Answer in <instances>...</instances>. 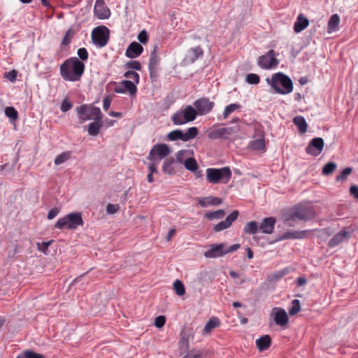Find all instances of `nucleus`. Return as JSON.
Wrapping results in <instances>:
<instances>
[{
    "instance_id": "nucleus-34",
    "label": "nucleus",
    "mask_w": 358,
    "mask_h": 358,
    "mask_svg": "<svg viewBox=\"0 0 358 358\" xmlns=\"http://www.w3.org/2000/svg\"><path fill=\"white\" fill-rule=\"evenodd\" d=\"M250 148L253 150H264L265 148V142L264 138H260L250 143Z\"/></svg>"
},
{
    "instance_id": "nucleus-31",
    "label": "nucleus",
    "mask_w": 358,
    "mask_h": 358,
    "mask_svg": "<svg viewBox=\"0 0 358 358\" xmlns=\"http://www.w3.org/2000/svg\"><path fill=\"white\" fill-rule=\"evenodd\" d=\"M340 22V17L338 14H334L331 16L328 22V32L331 33L337 30L338 24Z\"/></svg>"
},
{
    "instance_id": "nucleus-19",
    "label": "nucleus",
    "mask_w": 358,
    "mask_h": 358,
    "mask_svg": "<svg viewBox=\"0 0 358 358\" xmlns=\"http://www.w3.org/2000/svg\"><path fill=\"white\" fill-rule=\"evenodd\" d=\"M143 48L137 42H132L127 48L125 55L128 58L138 57L143 52Z\"/></svg>"
},
{
    "instance_id": "nucleus-20",
    "label": "nucleus",
    "mask_w": 358,
    "mask_h": 358,
    "mask_svg": "<svg viewBox=\"0 0 358 358\" xmlns=\"http://www.w3.org/2000/svg\"><path fill=\"white\" fill-rule=\"evenodd\" d=\"M273 310H276L274 315V321L276 324L284 327L289 321V318L286 311L282 308H275Z\"/></svg>"
},
{
    "instance_id": "nucleus-27",
    "label": "nucleus",
    "mask_w": 358,
    "mask_h": 358,
    "mask_svg": "<svg viewBox=\"0 0 358 358\" xmlns=\"http://www.w3.org/2000/svg\"><path fill=\"white\" fill-rule=\"evenodd\" d=\"M256 345L260 352H263L268 349L271 345V338L269 335H264L257 339Z\"/></svg>"
},
{
    "instance_id": "nucleus-13",
    "label": "nucleus",
    "mask_w": 358,
    "mask_h": 358,
    "mask_svg": "<svg viewBox=\"0 0 358 358\" xmlns=\"http://www.w3.org/2000/svg\"><path fill=\"white\" fill-rule=\"evenodd\" d=\"M278 64L275 57L273 50H270L266 55H262L258 59V65L264 69H271Z\"/></svg>"
},
{
    "instance_id": "nucleus-21",
    "label": "nucleus",
    "mask_w": 358,
    "mask_h": 358,
    "mask_svg": "<svg viewBox=\"0 0 358 358\" xmlns=\"http://www.w3.org/2000/svg\"><path fill=\"white\" fill-rule=\"evenodd\" d=\"M176 163L173 157L166 158L162 166L163 172L167 175H174L176 173Z\"/></svg>"
},
{
    "instance_id": "nucleus-33",
    "label": "nucleus",
    "mask_w": 358,
    "mask_h": 358,
    "mask_svg": "<svg viewBox=\"0 0 358 358\" xmlns=\"http://www.w3.org/2000/svg\"><path fill=\"white\" fill-rule=\"evenodd\" d=\"M157 47L155 46L150 54L148 69H157V66L159 62V58L157 54Z\"/></svg>"
},
{
    "instance_id": "nucleus-62",
    "label": "nucleus",
    "mask_w": 358,
    "mask_h": 358,
    "mask_svg": "<svg viewBox=\"0 0 358 358\" xmlns=\"http://www.w3.org/2000/svg\"><path fill=\"white\" fill-rule=\"evenodd\" d=\"M201 354L195 352L194 350H192L189 352L185 356H184L182 358H200Z\"/></svg>"
},
{
    "instance_id": "nucleus-18",
    "label": "nucleus",
    "mask_w": 358,
    "mask_h": 358,
    "mask_svg": "<svg viewBox=\"0 0 358 358\" xmlns=\"http://www.w3.org/2000/svg\"><path fill=\"white\" fill-rule=\"evenodd\" d=\"M203 54V50L200 46H196L189 49L184 59L187 64L194 63L199 57Z\"/></svg>"
},
{
    "instance_id": "nucleus-36",
    "label": "nucleus",
    "mask_w": 358,
    "mask_h": 358,
    "mask_svg": "<svg viewBox=\"0 0 358 358\" xmlns=\"http://www.w3.org/2000/svg\"><path fill=\"white\" fill-rule=\"evenodd\" d=\"M190 157L189 150H182L178 151L176 155V162L180 164H184L187 158Z\"/></svg>"
},
{
    "instance_id": "nucleus-15",
    "label": "nucleus",
    "mask_w": 358,
    "mask_h": 358,
    "mask_svg": "<svg viewBox=\"0 0 358 358\" xmlns=\"http://www.w3.org/2000/svg\"><path fill=\"white\" fill-rule=\"evenodd\" d=\"M324 145V142L322 138H314L310 141L306 148V151L308 154L316 157L322 152Z\"/></svg>"
},
{
    "instance_id": "nucleus-63",
    "label": "nucleus",
    "mask_w": 358,
    "mask_h": 358,
    "mask_svg": "<svg viewBox=\"0 0 358 358\" xmlns=\"http://www.w3.org/2000/svg\"><path fill=\"white\" fill-rule=\"evenodd\" d=\"M124 87L123 85L121 84V83L117 85L115 87V88L114 89V92L115 93H118V94H122V93H125V90L124 89Z\"/></svg>"
},
{
    "instance_id": "nucleus-58",
    "label": "nucleus",
    "mask_w": 358,
    "mask_h": 358,
    "mask_svg": "<svg viewBox=\"0 0 358 358\" xmlns=\"http://www.w3.org/2000/svg\"><path fill=\"white\" fill-rule=\"evenodd\" d=\"M158 164H159V162L152 161V162L148 164V170L150 171L149 173H151V174L157 173L158 171H157V166Z\"/></svg>"
},
{
    "instance_id": "nucleus-51",
    "label": "nucleus",
    "mask_w": 358,
    "mask_h": 358,
    "mask_svg": "<svg viewBox=\"0 0 358 358\" xmlns=\"http://www.w3.org/2000/svg\"><path fill=\"white\" fill-rule=\"evenodd\" d=\"M125 66L127 69H134L136 71H140L141 69V65L138 61H129L125 64Z\"/></svg>"
},
{
    "instance_id": "nucleus-2",
    "label": "nucleus",
    "mask_w": 358,
    "mask_h": 358,
    "mask_svg": "<svg viewBox=\"0 0 358 358\" xmlns=\"http://www.w3.org/2000/svg\"><path fill=\"white\" fill-rule=\"evenodd\" d=\"M266 81L278 94H288L293 91L292 80L283 73H275L271 76V78H267Z\"/></svg>"
},
{
    "instance_id": "nucleus-60",
    "label": "nucleus",
    "mask_w": 358,
    "mask_h": 358,
    "mask_svg": "<svg viewBox=\"0 0 358 358\" xmlns=\"http://www.w3.org/2000/svg\"><path fill=\"white\" fill-rule=\"evenodd\" d=\"M349 191L350 195L358 200V186L357 185H351Z\"/></svg>"
},
{
    "instance_id": "nucleus-38",
    "label": "nucleus",
    "mask_w": 358,
    "mask_h": 358,
    "mask_svg": "<svg viewBox=\"0 0 358 358\" xmlns=\"http://www.w3.org/2000/svg\"><path fill=\"white\" fill-rule=\"evenodd\" d=\"M121 84L124 85V89L125 90V92L128 91L131 95L136 94L137 88L133 82L127 80H124L121 82Z\"/></svg>"
},
{
    "instance_id": "nucleus-47",
    "label": "nucleus",
    "mask_w": 358,
    "mask_h": 358,
    "mask_svg": "<svg viewBox=\"0 0 358 358\" xmlns=\"http://www.w3.org/2000/svg\"><path fill=\"white\" fill-rule=\"evenodd\" d=\"M75 34V31L72 29H69L66 32L65 36H64L62 44V45H68L71 41L72 38Z\"/></svg>"
},
{
    "instance_id": "nucleus-55",
    "label": "nucleus",
    "mask_w": 358,
    "mask_h": 358,
    "mask_svg": "<svg viewBox=\"0 0 358 358\" xmlns=\"http://www.w3.org/2000/svg\"><path fill=\"white\" fill-rule=\"evenodd\" d=\"M78 55L79 58L85 61L88 58V52L87 50L85 48H81L78 50Z\"/></svg>"
},
{
    "instance_id": "nucleus-30",
    "label": "nucleus",
    "mask_w": 358,
    "mask_h": 358,
    "mask_svg": "<svg viewBox=\"0 0 358 358\" xmlns=\"http://www.w3.org/2000/svg\"><path fill=\"white\" fill-rule=\"evenodd\" d=\"M220 324V322L217 317H211L206 324L205 327L203 330V334L210 333L214 328L218 327Z\"/></svg>"
},
{
    "instance_id": "nucleus-23",
    "label": "nucleus",
    "mask_w": 358,
    "mask_h": 358,
    "mask_svg": "<svg viewBox=\"0 0 358 358\" xmlns=\"http://www.w3.org/2000/svg\"><path fill=\"white\" fill-rule=\"evenodd\" d=\"M275 223L274 217H266L261 222L259 229L262 233L270 234L273 231Z\"/></svg>"
},
{
    "instance_id": "nucleus-61",
    "label": "nucleus",
    "mask_w": 358,
    "mask_h": 358,
    "mask_svg": "<svg viewBox=\"0 0 358 358\" xmlns=\"http://www.w3.org/2000/svg\"><path fill=\"white\" fill-rule=\"evenodd\" d=\"M59 213V209L54 208L49 210L48 214V219L52 220Z\"/></svg>"
},
{
    "instance_id": "nucleus-64",
    "label": "nucleus",
    "mask_w": 358,
    "mask_h": 358,
    "mask_svg": "<svg viewBox=\"0 0 358 358\" xmlns=\"http://www.w3.org/2000/svg\"><path fill=\"white\" fill-rule=\"evenodd\" d=\"M110 103H111V100L108 96L106 97L103 99V107L105 110H107L110 108Z\"/></svg>"
},
{
    "instance_id": "nucleus-26",
    "label": "nucleus",
    "mask_w": 358,
    "mask_h": 358,
    "mask_svg": "<svg viewBox=\"0 0 358 358\" xmlns=\"http://www.w3.org/2000/svg\"><path fill=\"white\" fill-rule=\"evenodd\" d=\"M309 25V20L302 14L298 15L296 21L294 24V30L296 33H299L305 29Z\"/></svg>"
},
{
    "instance_id": "nucleus-45",
    "label": "nucleus",
    "mask_w": 358,
    "mask_h": 358,
    "mask_svg": "<svg viewBox=\"0 0 358 358\" xmlns=\"http://www.w3.org/2000/svg\"><path fill=\"white\" fill-rule=\"evenodd\" d=\"M70 156H71V152H62V154L59 155L55 158V164L56 165L61 164L65 162L66 161H67L70 158Z\"/></svg>"
},
{
    "instance_id": "nucleus-46",
    "label": "nucleus",
    "mask_w": 358,
    "mask_h": 358,
    "mask_svg": "<svg viewBox=\"0 0 358 358\" xmlns=\"http://www.w3.org/2000/svg\"><path fill=\"white\" fill-rule=\"evenodd\" d=\"M17 358H44V357L31 350H26L23 354L18 355Z\"/></svg>"
},
{
    "instance_id": "nucleus-40",
    "label": "nucleus",
    "mask_w": 358,
    "mask_h": 358,
    "mask_svg": "<svg viewBox=\"0 0 358 358\" xmlns=\"http://www.w3.org/2000/svg\"><path fill=\"white\" fill-rule=\"evenodd\" d=\"M173 289L178 296H183L185 294L184 285L180 280H176L174 282Z\"/></svg>"
},
{
    "instance_id": "nucleus-52",
    "label": "nucleus",
    "mask_w": 358,
    "mask_h": 358,
    "mask_svg": "<svg viewBox=\"0 0 358 358\" xmlns=\"http://www.w3.org/2000/svg\"><path fill=\"white\" fill-rule=\"evenodd\" d=\"M166 322V317L164 315H159L155 320V325L157 328H162L164 326Z\"/></svg>"
},
{
    "instance_id": "nucleus-39",
    "label": "nucleus",
    "mask_w": 358,
    "mask_h": 358,
    "mask_svg": "<svg viewBox=\"0 0 358 358\" xmlns=\"http://www.w3.org/2000/svg\"><path fill=\"white\" fill-rule=\"evenodd\" d=\"M241 108V106L238 103H231L227 106L223 112L224 119H227L233 112Z\"/></svg>"
},
{
    "instance_id": "nucleus-3",
    "label": "nucleus",
    "mask_w": 358,
    "mask_h": 358,
    "mask_svg": "<svg viewBox=\"0 0 358 358\" xmlns=\"http://www.w3.org/2000/svg\"><path fill=\"white\" fill-rule=\"evenodd\" d=\"M206 176L209 183L227 184L231 178V171L227 166L221 169L208 168L206 169Z\"/></svg>"
},
{
    "instance_id": "nucleus-53",
    "label": "nucleus",
    "mask_w": 358,
    "mask_h": 358,
    "mask_svg": "<svg viewBox=\"0 0 358 358\" xmlns=\"http://www.w3.org/2000/svg\"><path fill=\"white\" fill-rule=\"evenodd\" d=\"M120 209L117 204L108 203L106 206V212L108 214H114L117 213Z\"/></svg>"
},
{
    "instance_id": "nucleus-48",
    "label": "nucleus",
    "mask_w": 358,
    "mask_h": 358,
    "mask_svg": "<svg viewBox=\"0 0 358 358\" xmlns=\"http://www.w3.org/2000/svg\"><path fill=\"white\" fill-rule=\"evenodd\" d=\"M352 172V169L351 167H347L343 170L340 175L337 176L336 178V181H343L345 180L347 177Z\"/></svg>"
},
{
    "instance_id": "nucleus-17",
    "label": "nucleus",
    "mask_w": 358,
    "mask_h": 358,
    "mask_svg": "<svg viewBox=\"0 0 358 358\" xmlns=\"http://www.w3.org/2000/svg\"><path fill=\"white\" fill-rule=\"evenodd\" d=\"M94 12L99 19H106L110 15L109 8L105 5L104 0H96Z\"/></svg>"
},
{
    "instance_id": "nucleus-37",
    "label": "nucleus",
    "mask_w": 358,
    "mask_h": 358,
    "mask_svg": "<svg viewBox=\"0 0 358 358\" xmlns=\"http://www.w3.org/2000/svg\"><path fill=\"white\" fill-rule=\"evenodd\" d=\"M258 231L257 223L255 221L248 222L244 227V232L247 234H255Z\"/></svg>"
},
{
    "instance_id": "nucleus-22",
    "label": "nucleus",
    "mask_w": 358,
    "mask_h": 358,
    "mask_svg": "<svg viewBox=\"0 0 358 358\" xmlns=\"http://www.w3.org/2000/svg\"><path fill=\"white\" fill-rule=\"evenodd\" d=\"M309 232H310V231H308V230L287 231L282 235L280 240L304 238L308 236V234Z\"/></svg>"
},
{
    "instance_id": "nucleus-10",
    "label": "nucleus",
    "mask_w": 358,
    "mask_h": 358,
    "mask_svg": "<svg viewBox=\"0 0 358 358\" xmlns=\"http://www.w3.org/2000/svg\"><path fill=\"white\" fill-rule=\"evenodd\" d=\"M171 152V150L168 145L157 143L152 148L147 158L150 161L159 162L162 159L169 156Z\"/></svg>"
},
{
    "instance_id": "nucleus-41",
    "label": "nucleus",
    "mask_w": 358,
    "mask_h": 358,
    "mask_svg": "<svg viewBox=\"0 0 358 358\" xmlns=\"http://www.w3.org/2000/svg\"><path fill=\"white\" fill-rule=\"evenodd\" d=\"M4 112L5 115L10 118L11 121H15L18 118L17 111L12 106L6 107Z\"/></svg>"
},
{
    "instance_id": "nucleus-24",
    "label": "nucleus",
    "mask_w": 358,
    "mask_h": 358,
    "mask_svg": "<svg viewBox=\"0 0 358 358\" xmlns=\"http://www.w3.org/2000/svg\"><path fill=\"white\" fill-rule=\"evenodd\" d=\"M198 203L201 207H207L209 206H218L222 203V200L218 197L209 196L199 198Z\"/></svg>"
},
{
    "instance_id": "nucleus-29",
    "label": "nucleus",
    "mask_w": 358,
    "mask_h": 358,
    "mask_svg": "<svg viewBox=\"0 0 358 358\" xmlns=\"http://www.w3.org/2000/svg\"><path fill=\"white\" fill-rule=\"evenodd\" d=\"M294 124L298 127L299 131L301 134H304L307 131L308 124L303 116L298 115L293 119Z\"/></svg>"
},
{
    "instance_id": "nucleus-49",
    "label": "nucleus",
    "mask_w": 358,
    "mask_h": 358,
    "mask_svg": "<svg viewBox=\"0 0 358 358\" xmlns=\"http://www.w3.org/2000/svg\"><path fill=\"white\" fill-rule=\"evenodd\" d=\"M124 76L127 78L132 79L136 83H139L140 77L138 73L133 71H127L124 73Z\"/></svg>"
},
{
    "instance_id": "nucleus-16",
    "label": "nucleus",
    "mask_w": 358,
    "mask_h": 358,
    "mask_svg": "<svg viewBox=\"0 0 358 358\" xmlns=\"http://www.w3.org/2000/svg\"><path fill=\"white\" fill-rule=\"evenodd\" d=\"M239 212L236 210L230 213L224 220L220 222L214 226V231L216 232L227 229L231 227L232 223L238 218Z\"/></svg>"
},
{
    "instance_id": "nucleus-50",
    "label": "nucleus",
    "mask_w": 358,
    "mask_h": 358,
    "mask_svg": "<svg viewBox=\"0 0 358 358\" xmlns=\"http://www.w3.org/2000/svg\"><path fill=\"white\" fill-rule=\"evenodd\" d=\"M246 81L249 84L257 85L259 83L260 79L258 75L255 73H250L246 77Z\"/></svg>"
},
{
    "instance_id": "nucleus-1",
    "label": "nucleus",
    "mask_w": 358,
    "mask_h": 358,
    "mask_svg": "<svg viewBox=\"0 0 358 358\" xmlns=\"http://www.w3.org/2000/svg\"><path fill=\"white\" fill-rule=\"evenodd\" d=\"M85 71V64L77 57H71L60 65V74L64 80L76 82L80 80Z\"/></svg>"
},
{
    "instance_id": "nucleus-5",
    "label": "nucleus",
    "mask_w": 358,
    "mask_h": 358,
    "mask_svg": "<svg viewBox=\"0 0 358 358\" xmlns=\"http://www.w3.org/2000/svg\"><path fill=\"white\" fill-rule=\"evenodd\" d=\"M315 212L312 207L299 206L296 208L285 220L289 226H294L292 222L296 220L307 221L314 218Z\"/></svg>"
},
{
    "instance_id": "nucleus-12",
    "label": "nucleus",
    "mask_w": 358,
    "mask_h": 358,
    "mask_svg": "<svg viewBox=\"0 0 358 358\" xmlns=\"http://www.w3.org/2000/svg\"><path fill=\"white\" fill-rule=\"evenodd\" d=\"M239 127L237 125L227 127H222L210 131L208 134V136L209 138L211 139H217L222 138H227L229 136H231L237 133Z\"/></svg>"
},
{
    "instance_id": "nucleus-11",
    "label": "nucleus",
    "mask_w": 358,
    "mask_h": 358,
    "mask_svg": "<svg viewBox=\"0 0 358 358\" xmlns=\"http://www.w3.org/2000/svg\"><path fill=\"white\" fill-rule=\"evenodd\" d=\"M109 38V29L105 26L94 28L92 32V42L100 48L105 46Z\"/></svg>"
},
{
    "instance_id": "nucleus-35",
    "label": "nucleus",
    "mask_w": 358,
    "mask_h": 358,
    "mask_svg": "<svg viewBox=\"0 0 358 358\" xmlns=\"http://www.w3.org/2000/svg\"><path fill=\"white\" fill-rule=\"evenodd\" d=\"M183 164L186 169L192 172L196 171L198 169V164L194 157L187 158Z\"/></svg>"
},
{
    "instance_id": "nucleus-43",
    "label": "nucleus",
    "mask_w": 358,
    "mask_h": 358,
    "mask_svg": "<svg viewBox=\"0 0 358 358\" xmlns=\"http://www.w3.org/2000/svg\"><path fill=\"white\" fill-rule=\"evenodd\" d=\"M301 310L300 301L298 299H294L292 301V307L289 310V314L292 316L298 313Z\"/></svg>"
},
{
    "instance_id": "nucleus-9",
    "label": "nucleus",
    "mask_w": 358,
    "mask_h": 358,
    "mask_svg": "<svg viewBox=\"0 0 358 358\" xmlns=\"http://www.w3.org/2000/svg\"><path fill=\"white\" fill-rule=\"evenodd\" d=\"M198 132V129L192 127L189 128L186 132H183L180 129L171 131L168 134L167 137L171 141L181 140L182 141L187 142L194 138L197 136Z\"/></svg>"
},
{
    "instance_id": "nucleus-25",
    "label": "nucleus",
    "mask_w": 358,
    "mask_h": 358,
    "mask_svg": "<svg viewBox=\"0 0 358 358\" xmlns=\"http://www.w3.org/2000/svg\"><path fill=\"white\" fill-rule=\"evenodd\" d=\"M348 238V233L345 230H341L336 234H335L333 238L329 241L328 245L330 248H334L338 244L341 243L344 241V240Z\"/></svg>"
},
{
    "instance_id": "nucleus-57",
    "label": "nucleus",
    "mask_w": 358,
    "mask_h": 358,
    "mask_svg": "<svg viewBox=\"0 0 358 358\" xmlns=\"http://www.w3.org/2000/svg\"><path fill=\"white\" fill-rule=\"evenodd\" d=\"M17 72L15 70H12L9 72H6L4 75L8 80L13 82L16 80Z\"/></svg>"
},
{
    "instance_id": "nucleus-54",
    "label": "nucleus",
    "mask_w": 358,
    "mask_h": 358,
    "mask_svg": "<svg viewBox=\"0 0 358 358\" xmlns=\"http://www.w3.org/2000/svg\"><path fill=\"white\" fill-rule=\"evenodd\" d=\"M52 242V241L51 240L48 242H42V243H41V244L39 243H37L38 249L40 251H42L44 254H45L46 252L48 251V247L50 245Z\"/></svg>"
},
{
    "instance_id": "nucleus-6",
    "label": "nucleus",
    "mask_w": 358,
    "mask_h": 358,
    "mask_svg": "<svg viewBox=\"0 0 358 358\" xmlns=\"http://www.w3.org/2000/svg\"><path fill=\"white\" fill-rule=\"evenodd\" d=\"M80 124L87 120L102 119L101 110L91 105H82L76 108Z\"/></svg>"
},
{
    "instance_id": "nucleus-44",
    "label": "nucleus",
    "mask_w": 358,
    "mask_h": 358,
    "mask_svg": "<svg viewBox=\"0 0 358 358\" xmlns=\"http://www.w3.org/2000/svg\"><path fill=\"white\" fill-rule=\"evenodd\" d=\"M336 168V164L334 162H330L326 164L322 168V173L325 176L331 174Z\"/></svg>"
},
{
    "instance_id": "nucleus-42",
    "label": "nucleus",
    "mask_w": 358,
    "mask_h": 358,
    "mask_svg": "<svg viewBox=\"0 0 358 358\" xmlns=\"http://www.w3.org/2000/svg\"><path fill=\"white\" fill-rule=\"evenodd\" d=\"M15 169V164H10L6 163L3 165H0V176L13 173Z\"/></svg>"
},
{
    "instance_id": "nucleus-56",
    "label": "nucleus",
    "mask_w": 358,
    "mask_h": 358,
    "mask_svg": "<svg viewBox=\"0 0 358 358\" xmlns=\"http://www.w3.org/2000/svg\"><path fill=\"white\" fill-rule=\"evenodd\" d=\"M73 105L71 103L68 101L66 99H64L61 105V110L62 112H66L72 108Z\"/></svg>"
},
{
    "instance_id": "nucleus-8",
    "label": "nucleus",
    "mask_w": 358,
    "mask_h": 358,
    "mask_svg": "<svg viewBox=\"0 0 358 358\" xmlns=\"http://www.w3.org/2000/svg\"><path fill=\"white\" fill-rule=\"evenodd\" d=\"M199 115L196 110L192 106H186L182 110L175 113L171 120L176 125H181L185 123L194 121Z\"/></svg>"
},
{
    "instance_id": "nucleus-7",
    "label": "nucleus",
    "mask_w": 358,
    "mask_h": 358,
    "mask_svg": "<svg viewBox=\"0 0 358 358\" xmlns=\"http://www.w3.org/2000/svg\"><path fill=\"white\" fill-rule=\"evenodd\" d=\"M240 246V244H234L229 248H226L223 243L212 244L209 245V249L204 252V256L210 259L221 257L237 250Z\"/></svg>"
},
{
    "instance_id": "nucleus-14",
    "label": "nucleus",
    "mask_w": 358,
    "mask_h": 358,
    "mask_svg": "<svg viewBox=\"0 0 358 358\" xmlns=\"http://www.w3.org/2000/svg\"><path fill=\"white\" fill-rule=\"evenodd\" d=\"M214 105V102L210 101L207 98H201L194 102V106L199 115H204L210 113Z\"/></svg>"
},
{
    "instance_id": "nucleus-59",
    "label": "nucleus",
    "mask_w": 358,
    "mask_h": 358,
    "mask_svg": "<svg viewBox=\"0 0 358 358\" xmlns=\"http://www.w3.org/2000/svg\"><path fill=\"white\" fill-rule=\"evenodd\" d=\"M138 40L141 43H145L148 41V34L145 30H143L138 34Z\"/></svg>"
},
{
    "instance_id": "nucleus-32",
    "label": "nucleus",
    "mask_w": 358,
    "mask_h": 358,
    "mask_svg": "<svg viewBox=\"0 0 358 358\" xmlns=\"http://www.w3.org/2000/svg\"><path fill=\"white\" fill-rule=\"evenodd\" d=\"M225 214L226 213L224 210L220 209L213 212H206L204 214V217L209 220H219L223 218L225 216Z\"/></svg>"
},
{
    "instance_id": "nucleus-28",
    "label": "nucleus",
    "mask_w": 358,
    "mask_h": 358,
    "mask_svg": "<svg viewBox=\"0 0 358 358\" xmlns=\"http://www.w3.org/2000/svg\"><path fill=\"white\" fill-rule=\"evenodd\" d=\"M94 122L90 123L88 127V133L90 136H97L100 129L103 126L102 119L94 120Z\"/></svg>"
},
{
    "instance_id": "nucleus-4",
    "label": "nucleus",
    "mask_w": 358,
    "mask_h": 358,
    "mask_svg": "<svg viewBox=\"0 0 358 358\" xmlns=\"http://www.w3.org/2000/svg\"><path fill=\"white\" fill-rule=\"evenodd\" d=\"M83 221L80 213H71L57 220L55 227L59 229H76L78 226H83Z\"/></svg>"
}]
</instances>
